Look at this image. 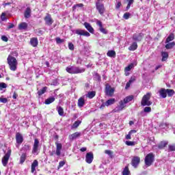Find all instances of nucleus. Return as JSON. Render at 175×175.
Segmentation results:
<instances>
[{
    "label": "nucleus",
    "instance_id": "obj_1",
    "mask_svg": "<svg viewBox=\"0 0 175 175\" xmlns=\"http://www.w3.org/2000/svg\"><path fill=\"white\" fill-rule=\"evenodd\" d=\"M13 54H15L16 57H17L18 55L16 52H13L8 55L7 58V62L10 70H12V72H16V70H17V66L18 65V62H17V59L14 57Z\"/></svg>",
    "mask_w": 175,
    "mask_h": 175
},
{
    "label": "nucleus",
    "instance_id": "obj_2",
    "mask_svg": "<svg viewBox=\"0 0 175 175\" xmlns=\"http://www.w3.org/2000/svg\"><path fill=\"white\" fill-rule=\"evenodd\" d=\"M66 72L68 73H70L71 75H77L79 73H83L85 72V69L83 68H79V67H75V66H69L66 68Z\"/></svg>",
    "mask_w": 175,
    "mask_h": 175
},
{
    "label": "nucleus",
    "instance_id": "obj_3",
    "mask_svg": "<svg viewBox=\"0 0 175 175\" xmlns=\"http://www.w3.org/2000/svg\"><path fill=\"white\" fill-rule=\"evenodd\" d=\"M150 99H151V93L148 92L142 97L141 101L142 106H151V105H152V102L150 100Z\"/></svg>",
    "mask_w": 175,
    "mask_h": 175
},
{
    "label": "nucleus",
    "instance_id": "obj_4",
    "mask_svg": "<svg viewBox=\"0 0 175 175\" xmlns=\"http://www.w3.org/2000/svg\"><path fill=\"white\" fill-rule=\"evenodd\" d=\"M96 8L98 10L99 14L101 16H103L105 14V12L106 11V8H105V5H103V3L102 0H97L96 2Z\"/></svg>",
    "mask_w": 175,
    "mask_h": 175
},
{
    "label": "nucleus",
    "instance_id": "obj_5",
    "mask_svg": "<svg viewBox=\"0 0 175 175\" xmlns=\"http://www.w3.org/2000/svg\"><path fill=\"white\" fill-rule=\"evenodd\" d=\"M155 161V154L154 153L150 152L148 153L146 157H145V164L146 166H151L152 165V163Z\"/></svg>",
    "mask_w": 175,
    "mask_h": 175
},
{
    "label": "nucleus",
    "instance_id": "obj_6",
    "mask_svg": "<svg viewBox=\"0 0 175 175\" xmlns=\"http://www.w3.org/2000/svg\"><path fill=\"white\" fill-rule=\"evenodd\" d=\"M10 155H12V150L9 149L2 158L1 162L3 163V166L8 165V163L9 162V158H10Z\"/></svg>",
    "mask_w": 175,
    "mask_h": 175
},
{
    "label": "nucleus",
    "instance_id": "obj_7",
    "mask_svg": "<svg viewBox=\"0 0 175 175\" xmlns=\"http://www.w3.org/2000/svg\"><path fill=\"white\" fill-rule=\"evenodd\" d=\"M125 107H126V104L124 100H122L119 102V105L113 109V113H119V111H122Z\"/></svg>",
    "mask_w": 175,
    "mask_h": 175
},
{
    "label": "nucleus",
    "instance_id": "obj_8",
    "mask_svg": "<svg viewBox=\"0 0 175 175\" xmlns=\"http://www.w3.org/2000/svg\"><path fill=\"white\" fill-rule=\"evenodd\" d=\"M96 25H98V27H99L98 29L100 32H101V33H103L104 35H107L109 33V30L103 27V24L102 23V21L96 20Z\"/></svg>",
    "mask_w": 175,
    "mask_h": 175
},
{
    "label": "nucleus",
    "instance_id": "obj_9",
    "mask_svg": "<svg viewBox=\"0 0 175 175\" xmlns=\"http://www.w3.org/2000/svg\"><path fill=\"white\" fill-rule=\"evenodd\" d=\"M39 150V139H35L33 145L32 154H33L34 155H38Z\"/></svg>",
    "mask_w": 175,
    "mask_h": 175
},
{
    "label": "nucleus",
    "instance_id": "obj_10",
    "mask_svg": "<svg viewBox=\"0 0 175 175\" xmlns=\"http://www.w3.org/2000/svg\"><path fill=\"white\" fill-rule=\"evenodd\" d=\"M75 33L77 35H80L81 36H86L87 38H89V36H91V34L88 31L81 29H77L75 30Z\"/></svg>",
    "mask_w": 175,
    "mask_h": 175
},
{
    "label": "nucleus",
    "instance_id": "obj_11",
    "mask_svg": "<svg viewBox=\"0 0 175 175\" xmlns=\"http://www.w3.org/2000/svg\"><path fill=\"white\" fill-rule=\"evenodd\" d=\"M92 161H94V154L92 152H88L85 156V162L87 163H92Z\"/></svg>",
    "mask_w": 175,
    "mask_h": 175
},
{
    "label": "nucleus",
    "instance_id": "obj_12",
    "mask_svg": "<svg viewBox=\"0 0 175 175\" xmlns=\"http://www.w3.org/2000/svg\"><path fill=\"white\" fill-rule=\"evenodd\" d=\"M139 163H140V157H134L131 161L132 166H133V167H137Z\"/></svg>",
    "mask_w": 175,
    "mask_h": 175
},
{
    "label": "nucleus",
    "instance_id": "obj_13",
    "mask_svg": "<svg viewBox=\"0 0 175 175\" xmlns=\"http://www.w3.org/2000/svg\"><path fill=\"white\" fill-rule=\"evenodd\" d=\"M143 36H144V35L142 33H135L133 36V40H135V42H142Z\"/></svg>",
    "mask_w": 175,
    "mask_h": 175
},
{
    "label": "nucleus",
    "instance_id": "obj_14",
    "mask_svg": "<svg viewBox=\"0 0 175 175\" xmlns=\"http://www.w3.org/2000/svg\"><path fill=\"white\" fill-rule=\"evenodd\" d=\"M44 21H45L46 25H52L53 23H54V21H53V18H51V16H50V14H47L45 16Z\"/></svg>",
    "mask_w": 175,
    "mask_h": 175
},
{
    "label": "nucleus",
    "instance_id": "obj_15",
    "mask_svg": "<svg viewBox=\"0 0 175 175\" xmlns=\"http://www.w3.org/2000/svg\"><path fill=\"white\" fill-rule=\"evenodd\" d=\"M80 136H81V133L76 132V133H74L73 134H71L69 135V139L70 140H75V139L80 137Z\"/></svg>",
    "mask_w": 175,
    "mask_h": 175
},
{
    "label": "nucleus",
    "instance_id": "obj_16",
    "mask_svg": "<svg viewBox=\"0 0 175 175\" xmlns=\"http://www.w3.org/2000/svg\"><path fill=\"white\" fill-rule=\"evenodd\" d=\"M16 140L18 144H21L23 142H24V138H23V135L20 133H17L16 135Z\"/></svg>",
    "mask_w": 175,
    "mask_h": 175
},
{
    "label": "nucleus",
    "instance_id": "obj_17",
    "mask_svg": "<svg viewBox=\"0 0 175 175\" xmlns=\"http://www.w3.org/2000/svg\"><path fill=\"white\" fill-rule=\"evenodd\" d=\"M84 26H85V28H86V29L90 33H94V28L92 27V26H91V24L85 22L84 23Z\"/></svg>",
    "mask_w": 175,
    "mask_h": 175
},
{
    "label": "nucleus",
    "instance_id": "obj_18",
    "mask_svg": "<svg viewBox=\"0 0 175 175\" xmlns=\"http://www.w3.org/2000/svg\"><path fill=\"white\" fill-rule=\"evenodd\" d=\"M159 94L161 98H163V99H165V98H166V96H167V90L165 88H161L159 91Z\"/></svg>",
    "mask_w": 175,
    "mask_h": 175
},
{
    "label": "nucleus",
    "instance_id": "obj_19",
    "mask_svg": "<svg viewBox=\"0 0 175 175\" xmlns=\"http://www.w3.org/2000/svg\"><path fill=\"white\" fill-rule=\"evenodd\" d=\"M39 166V163L38 162V160H34L33 162L31 164V173H35L36 171V167Z\"/></svg>",
    "mask_w": 175,
    "mask_h": 175
},
{
    "label": "nucleus",
    "instance_id": "obj_20",
    "mask_svg": "<svg viewBox=\"0 0 175 175\" xmlns=\"http://www.w3.org/2000/svg\"><path fill=\"white\" fill-rule=\"evenodd\" d=\"M105 92L108 96H113V94H114V89L110 87H106Z\"/></svg>",
    "mask_w": 175,
    "mask_h": 175
},
{
    "label": "nucleus",
    "instance_id": "obj_21",
    "mask_svg": "<svg viewBox=\"0 0 175 175\" xmlns=\"http://www.w3.org/2000/svg\"><path fill=\"white\" fill-rule=\"evenodd\" d=\"M39 43V41L38 40V38H33L30 40V44L32 46V47H37L38 44Z\"/></svg>",
    "mask_w": 175,
    "mask_h": 175
},
{
    "label": "nucleus",
    "instance_id": "obj_22",
    "mask_svg": "<svg viewBox=\"0 0 175 175\" xmlns=\"http://www.w3.org/2000/svg\"><path fill=\"white\" fill-rule=\"evenodd\" d=\"M31 8L29 7L27 8L24 14L25 18H29V17H31Z\"/></svg>",
    "mask_w": 175,
    "mask_h": 175
},
{
    "label": "nucleus",
    "instance_id": "obj_23",
    "mask_svg": "<svg viewBox=\"0 0 175 175\" xmlns=\"http://www.w3.org/2000/svg\"><path fill=\"white\" fill-rule=\"evenodd\" d=\"M85 105V100H84V97H81L78 100V106L79 107H83Z\"/></svg>",
    "mask_w": 175,
    "mask_h": 175
},
{
    "label": "nucleus",
    "instance_id": "obj_24",
    "mask_svg": "<svg viewBox=\"0 0 175 175\" xmlns=\"http://www.w3.org/2000/svg\"><path fill=\"white\" fill-rule=\"evenodd\" d=\"M55 100V98L54 96H51L45 100L44 103L45 105H51Z\"/></svg>",
    "mask_w": 175,
    "mask_h": 175
},
{
    "label": "nucleus",
    "instance_id": "obj_25",
    "mask_svg": "<svg viewBox=\"0 0 175 175\" xmlns=\"http://www.w3.org/2000/svg\"><path fill=\"white\" fill-rule=\"evenodd\" d=\"M114 103H116L115 98H110L105 102V105L107 107L111 106V105H114Z\"/></svg>",
    "mask_w": 175,
    "mask_h": 175
},
{
    "label": "nucleus",
    "instance_id": "obj_26",
    "mask_svg": "<svg viewBox=\"0 0 175 175\" xmlns=\"http://www.w3.org/2000/svg\"><path fill=\"white\" fill-rule=\"evenodd\" d=\"M107 57H110L111 58H116V51L111 50V51H108V52L107 53Z\"/></svg>",
    "mask_w": 175,
    "mask_h": 175
},
{
    "label": "nucleus",
    "instance_id": "obj_27",
    "mask_svg": "<svg viewBox=\"0 0 175 175\" xmlns=\"http://www.w3.org/2000/svg\"><path fill=\"white\" fill-rule=\"evenodd\" d=\"M137 49V43L134 42L133 44L129 47V50L130 51H135Z\"/></svg>",
    "mask_w": 175,
    "mask_h": 175
},
{
    "label": "nucleus",
    "instance_id": "obj_28",
    "mask_svg": "<svg viewBox=\"0 0 175 175\" xmlns=\"http://www.w3.org/2000/svg\"><path fill=\"white\" fill-rule=\"evenodd\" d=\"M132 68H133V64L129 65L124 68V71L126 72H125L126 76H129V72H130Z\"/></svg>",
    "mask_w": 175,
    "mask_h": 175
},
{
    "label": "nucleus",
    "instance_id": "obj_29",
    "mask_svg": "<svg viewBox=\"0 0 175 175\" xmlns=\"http://www.w3.org/2000/svg\"><path fill=\"white\" fill-rule=\"evenodd\" d=\"M161 56H162L161 61L164 62L165 61H166V59H167V58H169V53H167V52H162Z\"/></svg>",
    "mask_w": 175,
    "mask_h": 175
},
{
    "label": "nucleus",
    "instance_id": "obj_30",
    "mask_svg": "<svg viewBox=\"0 0 175 175\" xmlns=\"http://www.w3.org/2000/svg\"><path fill=\"white\" fill-rule=\"evenodd\" d=\"M27 28H28V24L25 22L21 23L18 25V29H27Z\"/></svg>",
    "mask_w": 175,
    "mask_h": 175
},
{
    "label": "nucleus",
    "instance_id": "obj_31",
    "mask_svg": "<svg viewBox=\"0 0 175 175\" xmlns=\"http://www.w3.org/2000/svg\"><path fill=\"white\" fill-rule=\"evenodd\" d=\"M123 100L126 105V103H129V102H132V100H133V96H128L124 98Z\"/></svg>",
    "mask_w": 175,
    "mask_h": 175
},
{
    "label": "nucleus",
    "instance_id": "obj_32",
    "mask_svg": "<svg viewBox=\"0 0 175 175\" xmlns=\"http://www.w3.org/2000/svg\"><path fill=\"white\" fill-rule=\"evenodd\" d=\"M122 175H131V171H129V167L128 166H126L122 172Z\"/></svg>",
    "mask_w": 175,
    "mask_h": 175
},
{
    "label": "nucleus",
    "instance_id": "obj_33",
    "mask_svg": "<svg viewBox=\"0 0 175 175\" xmlns=\"http://www.w3.org/2000/svg\"><path fill=\"white\" fill-rule=\"evenodd\" d=\"M174 46H175L174 42H167L165 45V49H167V50H170V49H173Z\"/></svg>",
    "mask_w": 175,
    "mask_h": 175
},
{
    "label": "nucleus",
    "instance_id": "obj_34",
    "mask_svg": "<svg viewBox=\"0 0 175 175\" xmlns=\"http://www.w3.org/2000/svg\"><path fill=\"white\" fill-rule=\"evenodd\" d=\"M174 40V34L170 33V36L167 38L165 43H169Z\"/></svg>",
    "mask_w": 175,
    "mask_h": 175
},
{
    "label": "nucleus",
    "instance_id": "obj_35",
    "mask_svg": "<svg viewBox=\"0 0 175 175\" xmlns=\"http://www.w3.org/2000/svg\"><path fill=\"white\" fill-rule=\"evenodd\" d=\"M144 113H151V107H146L144 109V111L141 112L142 116H144Z\"/></svg>",
    "mask_w": 175,
    "mask_h": 175
},
{
    "label": "nucleus",
    "instance_id": "obj_36",
    "mask_svg": "<svg viewBox=\"0 0 175 175\" xmlns=\"http://www.w3.org/2000/svg\"><path fill=\"white\" fill-rule=\"evenodd\" d=\"M26 159H27V154L25 153H23L21 156L20 163L23 164L24 162H25Z\"/></svg>",
    "mask_w": 175,
    "mask_h": 175
},
{
    "label": "nucleus",
    "instance_id": "obj_37",
    "mask_svg": "<svg viewBox=\"0 0 175 175\" xmlns=\"http://www.w3.org/2000/svg\"><path fill=\"white\" fill-rule=\"evenodd\" d=\"M80 124H81V120L75 121L72 126V129H76V128H77L80 125Z\"/></svg>",
    "mask_w": 175,
    "mask_h": 175
},
{
    "label": "nucleus",
    "instance_id": "obj_38",
    "mask_svg": "<svg viewBox=\"0 0 175 175\" xmlns=\"http://www.w3.org/2000/svg\"><path fill=\"white\" fill-rule=\"evenodd\" d=\"M47 91V87H44L42 89H41L40 91L38 92V96H42L44 92Z\"/></svg>",
    "mask_w": 175,
    "mask_h": 175
},
{
    "label": "nucleus",
    "instance_id": "obj_39",
    "mask_svg": "<svg viewBox=\"0 0 175 175\" xmlns=\"http://www.w3.org/2000/svg\"><path fill=\"white\" fill-rule=\"evenodd\" d=\"M166 146H167V143L166 142H162L161 144H159L158 148H159V150H162V148H165Z\"/></svg>",
    "mask_w": 175,
    "mask_h": 175
},
{
    "label": "nucleus",
    "instance_id": "obj_40",
    "mask_svg": "<svg viewBox=\"0 0 175 175\" xmlns=\"http://www.w3.org/2000/svg\"><path fill=\"white\" fill-rule=\"evenodd\" d=\"M163 129H165V131H168L169 128H172V126L167 123H165L161 125Z\"/></svg>",
    "mask_w": 175,
    "mask_h": 175
},
{
    "label": "nucleus",
    "instance_id": "obj_41",
    "mask_svg": "<svg viewBox=\"0 0 175 175\" xmlns=\"http://www.w3.org/2000/svg\"><path fill=\"white\" fill-rule=\"evenodd\" d=\"M96 93L95 92H89L88 94L86 95L87 98H90V99H92L94 96H95Z\"/></svg>",
    "mask_w": 175,
    "mask_h": 175
},
{
    "label": "nucleus",
    "instance_id": "obj_42",
    "mask_svg": "<svg viewBox=\"0 0 175 175\" xmlns=\"http://www.w3.org/2000/svg\"><path fill=\"white\" fill-rule=\"evenodd\" d=\"M57 110L59 116H64V108H62V107H57Z\"/></svg>",
    "mask_w": 175,
    "mask_h": 175
},
{
    "label": "nucleus",
    "instance_id": "obj_43",
    "mask_svg": "<svg viewBox=\"0 0 175 175\" xmlns=\"http://www.w3.org/2000/svg\"><path fill=\"white\" fill-rule=\"evenodd\" d=\"M167 94L168 96H173V95H174V90L172 89H167Z\"/></svg>",
    "mask_w": 175,
    "mask_h": 175
},
{
    "label": "nucleus",
    "instance_id": "obj_44",
    "mask_svg": "<svg viewBox=\"0 0 175 175\" xmlns=\"http://www.w3.org/2000/svg\"><path fill=\"white\" fill-rule=\"evenodd\" d=\"M55 40L57 44H61L65 42V40L61 39L59 37L56 38Z\"/></svg>",
    "mask_w": 175,
    "mask_h": 175
},
{
    "label": "nucleus",
    "instance_id": "obj_45",
    "mask_svg": "<svg viewBox=\"0 0 175 175\" xmlns=\"http://www.w3.org/2000/svg\"><path fill=\"white\" fill-rule=\"evenodd\" d=\"M128 2V5L126 7V9H131V5L133 4V2L135 1V0H126Z\"/></svg>",
    "mask_w": 175,
    "mask_h": 175
},
{
    "label": "nucleus",
    "instance_id": "obj_46",
    "mask_svg": "<svg viewBox=\"0 0 175 175\" xmlns=\"http://www.w3.org/2000/svg\"><path fill=\"white\" fill-rule=\"evenodd\" d=\"M83 6H84V5L83 3L76 4L72 7V9H73V10H76V9H77V8H83Z\"/></svg>",
    "mask_w": 175,
    "mask_h": 175
},
{
    "label": "nucleus",
    "instance_id": "obj_47",
    "mask_svg": "<svg viewBox=\"0 0 175 175\" xmlns=\"http://www.w3.org/2000/svg\"><path fill=\"white\" fill-rule=\"evenodd\" d=\"M68 49L69 50H71V51H73L75 50V45L72 42H68Z\"/></svg>",
    "mask_w": 175,
    "mask_h": 175
},
{
    "label": "nucleus",
    "instance_id": "obj_48",
    "mask_svg": "<svg viewBox=\"0 0 175 175\" xmlns=\"http://www.w3.org/2000/svg\"><path fill=\"white\" fill-rule=\"evenodd\" d=\"M55 145H56V150H62V144L56 142Z\"/></svg>",
    "mask_w": 175,
    "mask_h": 175
},
{
    "label": "nucleus",
    "instance_id": "obj_49",
    "mask_svg": "<svg viewBox=\"0 0 175 175\" xmlns=\"http://www.w3.org/2000/svg\"><path fill=\"white\" fill-rule=\"evenodd\" d=\"M129 17H131V14L129 12L124 13L123 18H124L125 20H128Z\"/></svg>",
    "mask_w": 175,
    "mask_h": 175
},
{
    "label": "nucleus",
    "instance_id": "obj_50",
    "mask_svg": "<svg viewBox=\"0 0 175 175\" xmlns=\"http://www.w3.org/2000/svg\"><path fill=\"white\" fill-rule=\"evenodd\" d=\"M0 103H8V98L0 97Z\"/></svg>",
    "mask_w": 175,
    "mask_h": 175
},
{
    "label": "nucleus",
    "instance_id": "obj_51",
    "mask_svg": "<svg viewBox=\"0 0 175 175\" xmlns=\"http://www.w3.org/2000/svg\"><path fill=\"white\" fill-rule=\"evenodd\" d=\"M126 146H135V144H136V143L135 142H132V141H126Z\"/></svg>",
    "mask_w": 175,
    "mask_h": 175
},
{
    "label": "nucleus",
    "instance_id": "obj_52",
    "mask_svg": "<svg viewBox=\"0 0 175 175\" xmlns=\"http://www.w3.org/2000/svg\"><path fill=\"white\" fill-rule=\"evenodd\" d=\"M8 87V85L5 83H0V90H2L3 88H6Z\"/></svg>",
    "mask_w": 175,
    "mask_h": 175
},
{
    "label": "nucleus",
    "instance_id": "obj_53",
    "mask_svg": "<svg viewBox=\"0 0 175 175\" xmlns=\"http://www.w3.org/2000/svg\"><path fill=\"white\" fill-rule=\"evenodd\" d=\"M168 150L169 151H175V145H169Z\"/></svg>",
    "mask_w": 175,
    "mask_h": 175
},
{
    "label": "nucleus",
    "instance_id": "obj_54",
    "mask_svg": "<svg viewBox=\"0 0 175 175\" xmlns=\"http://www.w3.org/2000/svg\"><path fill=\"white\" fill-rule=\"evenodd\" d=\"M1 21H5L6 20V14L3 12L1 16Z\"/></svg>",
    "mask_w": 175,
    "mask_h": 175
},
{
    "label": "nucleus",
    "instance_id": "obj_55",
    "mask_svg": "<svg viewBox=\"0 0 175 175\" xmlns=\"http://www.w3.org/2000/svg\"><path fill=\"white\" fill-rule=\"evenodd\" d=\"M23 150L25 151H29V150H31V146L29 145H25L23 146Z\"/></svg>",
    "mask_w": 175,
    "mask_h": 175
},
{
    "label": "nucleus",
    "instance_id": "obj_56",
    "mask_svg": "<svg viewBox=\"0 0 175 175\" xmlns=\"http://www.w3.org/2000/svg\"><path fill=\"white\" fill-rule=\"evenodd\" d=\"M105 152L109 155V157H113V152H111V150H105Z\"/></svg>",
    "mask_w": 175,
    "mask_h": 175
},
{
    "label": "nucleus",
    "instance_id": "obj_57",
    "mask_svg": "<svg viewBox=\"0 0 175 175\" xmlns=\"http://www.w3.org/2000/svg\"><path fill=\"white\" fill-rule=\"evenodd\" d=\"M64 165H65V161H59L58 169H59V167H64Z\"/></svg>",
    "mask_w": 175,
    "mask_h": 175
},
{
    "label": "nucleus",
    "instance_id": "obj_58",
    "mask_svg": "<svg viewBox=\"0 0 175 175\" xmlns=\"http://www.w3.org/2000/svg\"><path fill=\"white\" fill-rule=\"evenodd\" d=\"M1 40H3V42H8V40H9V39H8V37H6L5 36H2Z\"/></svg>",
    "mask_w": 175,
    "mask_h": 175
},
{
    "label": "nucleus",
    "instance_id": "obj_59",
    "mask_svg": "<svg viewBox=\"0 0 175 175\" xmlns=\"http://www.w3.org/2000/svg\"><path fill=\"white\" fill-rule=\"evenodd\" d=\"M121 8V1H118L116 5V9H120Z\"/></svg>",
    "mask_w": 175,
    "mask_h": 175
},
{
    "label": "nucleus",
    "instance_id": "obj_60",
    "mask_svg": "<svg viewBox=\"0 0 175 175\" xmlns=\"http://www.w3.org/2000/svg\"><path fill=\"white\" fill-rule=\"evenodd\" d=\"M131 135H132V134L129 133V134L126 135V140H131Z\"/></svg>",
    "mask_w": 175,
    "mask_h": 175
},
{
    "label": "nucleus",
    "instance_id": "obj_61",
    "mask_svg": "<svg viewBox=\"0 0 175 175\" xmlns=\"http://www.w3.org/2000/svg\"><path fill=\"white\" fill-rule=\"evenodd\" d=\"M56 155H57V157H59V155H61V150L56 149Z\"/></svg>",
    "mask_w": 175,
    "mask_h": 175
},
{
    "label": "nucleus",
    "instance_id": "obj_62",
    "mask_svg": "<svg viewBox=\"0 0 175 175\" xmlns=\"http://www.w3.org/2000/svg\"><path fill=\"white\" fill-rule=\"evenodd\" d=\"M136 79H135V77H131L130 79V80L129 81V83H130L131 84H132V83H133V81H135Z\"/></svg>",
    "mask_w": 175,
    "mask_h": 175
},
{
    "label": "nucleus",
    "instance_id": "obj_63",
    "mask_svg": "<svg viewBox=\"0 0 175 175\" xmlns=\"http://www.w3.org/2000/svg\"><path fill=\"white\" fill-rule=\"evenodd\" d=\"M17 96H18V95H17V93L14 92L12 96L13 99H17Z\"/></svg>",
    "mask_w": 175,
    "mask_h": 175
},
{
    "label": "nucleus",
    "instance_id": "obj_64",
    "mask_svg": "<svg viewBox=\"0 0 175 175\" xmlns=\"http://www.w3.org/2000/svg\"><path fill=\"white\" fill-rule=\"evenodd\" d=\"M131 83H129V82H127L126 83V87H125V88H126V90H128V88H129V87H131Z\"/></svg>",
    "mask_w": 175,
    "mask_h": 175
}]
</instances>
